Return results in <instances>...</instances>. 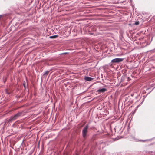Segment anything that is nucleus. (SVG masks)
I'll return each mask as SVG.
<instances>
[{
	"label": "nucleus",
	"instance_id": "f257e3e1",
	"mask_svg": "<svg viewBox=\"0 0 155 155\" xmlns=\"http://www.w3.org/2000/svg\"><path fill=\"white\" fill-rule=\"evenodd\" d=\"M88 127V125H86L83 129L82 130L83 136L85 137L86 135L87 132V130Z\"/></svg>",
	"mask_w": 155,
	"mask_h": 155
},
{
	"label": "nucleus",
	"instance_id": "423d86ee",
	"mask_svg": "<svg viewBox=\"0 0 155 155\" xmlns=\"http://www.w3.org/2000/svg\"><path fill=\"white\" fill-rule=\"evenodd\" d=\"M58 37L57 35H54L53 36H50V38L51 39L55 38Z\"/></svg>",
	"mask_w": 155,
	"mask_h": 155
},
{
	"label": "nucleus",
	"instance_id": "7ed1b4c3",
	"mask_svg": "<svg viewBox=\"0 0 155 155\" xmlns=\"http://www.w3.org/2000/svg\"><path fill=\"white\" fill-rule=\"evenodd\" d=\"M21 114L20 113H17L13 116L10 119V121H12L15 120L17 119V118L19 117L21 115Z\"/></svg>",
	"mask_w": 155,
	"mask_h": 155
},
{
	"label": "nucleus",
	"instance_id": "6e6552de",
	"mask_svg": "<svg viewBox=\"0 0 155 155\" xmlns=\"http://www.w3.org/2000/svg\"><path fill=\"white\" fill-rule=\"evenodd\" d=\"M48 74V71H46L45 73H44V74H46V75H47Z\"/></svg>",
	"mask_w": 155,
	"mask_h": 155
},
{
	"label": "nucleus",
	"instance_id": "39448f33",
	"mask_svg": "<svg viewBox=\"0 0 155 155\" xmlns=\"http://www.w3.org/2000/svg\"><path fill=\"white\" fill-rule=\"evenodd\" d=\"M93 79L92 78L89 77H85V80L86 81H90L92 80Z\"/></svg>",
	"mask_w": 155,
	"mask_h": 155
},
{
	"label": "nucleus",
	"instance_id": "f03ea898",
	"mask_svg": "<svg viewBox=\"0 0 155 155\" xmlns=\"http://www.w3.org/2000/svg\"><path fill=\"white\" fill-rule=\"evenodd\" d=\"M123 60V58H116L112 60L111 62L113 63H118L122 61Z\"/></svg>",
	"mask_w": 155,
	"mask_h": 155
},
{
	"label": "nucleus",
	"instance_id": "0eeeda50",
	"mask_svg": "<svg viewBox=\"0 0 155 155\" xmlns=\"http://www.w3.org/2000/svg\"><path fill=\"white\" fill-rule=\"evenodd\" d=\"M139 24V22H136L135 23V24L136 25H138Z\"/></svg>",
	"mask_w": 155,
	"mask_h": 155
},
{
	"label": "nucleus",
	"instance_id": "1a4fd4ad",
	"mask_svg": "<svg viewBox=\"0 0 155 155\" xmlns=\"http://www.w3.org/2000/svg\"><path fill=\"white\" fill-rule=\"evenodd\" d=\"M23 85L24 86V87H25V83L24 84H23Z\"/></svg>",
	"mask_w": 155,
	"mask_h": 155
},
{
	"label": "nucleus",
	"instance_id": "9d476101",
	"mask_svg": "<svg viewBox=\"0 0 155 155\" xmlns=\"http://www.w3.org/2000/svg\"><path fill=\"white\" fill-rule=\"evenodd\" d=\"M1 17H2V15H0V18H1Z\"/></svg>",
	"mask_w": 155,
	"mask_h": 155
},
{
	"label": "nucleus",
	"instance_id": "20e7f679",
	"mask_svg": "<svg viewBox=\"0 0 155 155\" xmlns=\"http://www.w3.org/2000/svg\"><path fill=\"white\" fill-rule=\"evenodd\" d=\"M106 91L107 90L106 88H102L101 89H99L97 91V92L99 93H101L104 92Z\"/></svg>",
	"mask_w": 155,
	"mask_h": 155
}]
</instances>
